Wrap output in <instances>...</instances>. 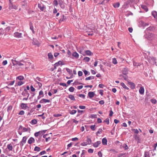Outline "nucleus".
Here are the masks:
<instances>
[{"mask_svg":"<svg viewBox=\"0 0 157 157\" xmlns=\"http://www.w3.org/2000/svg\"><path fill=\"white\" fill-rule=\"evenodd\" d=\"M12 62L14 65H18V66H21L24 65L23 63H25V62L24 60H22L20 61H16V60L12 59Z\"/></svg>","mask_w":157,"mask_h":157,"instance_id":"nucleus-1","label":"nucleus"},{"mask_svg":"<svg viewBox=\"0 0 157 157\" xmlns=\"http://www.w3.org/2000/svg\"><path fill=\"white\" fill-rule=\"evenodd\" d=\"M27 139V138L26 136L23 137L22 140L20 142V146L21 147H23L24 144L25 143Z\"/></svg>","mask_w":157,"mask_h":157,"instance_id":"nucleus-2","label":"nucleus"},{"mask_svg":"<svg viewBox=\"0 0 157 157\" xmlns=\"http://www.w3.org/2000/svg\"><path fill=\"white\" fill-rule=\"evenodd\" d=\"M118 157H128V153H120L118 155Z\"/></svg>","mask_w":157,"mask_h":157,"instance_id":"nucleus-3","label":"nucleus"},{"mask_svg":"<svg viewBox=\"0 0 157 157\" xmlns=\"http://www.w3.org/2000/svg\"><path fill=\"white\" fill-rule=\"evenodd\" d=\"M46 131V130H44L39 131L38 132L35 133L34 134V135L35 136L37 137L39 136V134H42V133H45Z\"/></svg>","mask_w":157,"mask_h":157,"instance_id":"nucleus-4","label":"nucleus"},{"mask_svg":"<svg viewBox=\"0 0 157 157\" xmlns=\"http://www.w3.org/2000/svg\"><path fill=\"white\" fill-rule=\"evenodd\" d=\"M14 36L17 38H21L22 37V34L18 32H15L14 33Z\"/></svg>","mask_w":157,"mask_h":157,"instance_id":"nucleus-5","label":"nucleus"},{"mask_svg":"<svg viewBox=\"0 0 157 157\" xmlns=\"http://www.w3.org/2000/svg\"><path fill=\"white\" fill-rule=\"evenodd\" d=\"M38 8L42 11H43L45 8L43 4L39 3L38 5Z\"/></svg>","mask_w":157,"mask_h":157,"instance_id":"nucleus-6","label":"nucleus"},{"mask_svg":"<svg viewBox=\"0 0 157 157\" xmlns=\"http://www.w3.org/2000/svg\"><path fill=\"white\" fill-rule=\"evenodd\" d=\"M134 137L136 140H137L138 143H140V136L137 135H135Z\"/></svg>","mask_w":157,"mask_h":157,"instance_id":"nucleus-7","label":"nucleus"},{"mask_svg":"<svg viewBox=\"0 0 157 157\" xmlns=\"http://www.w3.org/2000/svg\"><path fill=\"white\" fill-rule=\"evenodd\" d=\"M35 142V139L33 137H31L28 140V143L29 144H31Z\"/></svg>","mask_w":157,"mask_h":157,"instance_id":"nucleus-8","label":"nucleus"},{"mask_svg":"<svg viewBox=\"0 0 157 157\" xmlns=\"http://www.w3.org/2000/svg\"><path fill=\"white\" fill-rule=\"evenodd\" d=\"M50 101L48 99H43L40 101V103H43L44 102H49Z\"/></svg>","mask_w":157,"mask_h":157,"instance_id":"nucleus-9","label":"nucleus"},{"mask_svg":"<svg viewBox=\"0 0 157 157\" xmlns=\"http://www.w3.org/2000/svg\"><path fill=\"white\" fill-rule=\"evenodd\" d=\"M152 15L157 20V12L155 11H153L151 13Z\"/></svg>","mask_w":157,"mask_h":157,"instance_id":"nucleus-10","label":"nucleus"},{"mask_svg":"<svg viewBox=\"0 0 157 157\" xmlns=\"http://www.w3.org/2000/svg\"><path fill=\"white\" fill-rule=\"evenodd\" d=\"M94 94V93L93 92H89L88 93V95L90 98H93Z\"/></svg>","mask_w":157,"mask_h":157,"instance_id":"nucleus-11","label":"nucleus"},{"mask_svg":"<svg viewBox=\"0 0 157 157\" xmlns=\"http://www.w3.org/2000/svg\"><path fill=\"white\" fill-rule=\"evenodd\" d=\"M21 106L22 109H25L27 107V104L22 103L21 104Z\"/></svg>","mask_w":157,"mask_h":157,"instance_id":"nucleus-12","label":"nucleus"},{"mask_svg":"<svg viewBox=\"0 0 157 157\" xmlns=\"http://www.w3.org/2000/svg\"><path fill=\"white\" fill-rule=\"evenodd\" d=\"M101 143V142L100 141H97L93 144V146L94 147H97Z\"/></svg>","mask_w":157,"mask_h":157,"instance_id":"nucleus-13","label":"nucleus"},{"mask_svg":"<svg viewBox=\"0 0 157 157\" xmlns=\"http://www.w3.org/2000/svg\"><path fill=\"white\" fill-rule=\"evenodd\" d=\"M139 92L140 94H143L144 93V89L143 87H140L139 90Z\"/></svg>","mask_w":157,"mask_h":157,"instance_id":"nucleus-14","label":"nucleus"},{"mask_svg":"<svg viewBox=\"0 0 157 157\" xmlns=\"http://www.w3.org/2000/svg\"><path fill=\"white\" fill-rule=\"evenodd\" d=\"M66 18L64 15H63L62 17L59 19V22L61 23L63 21H64L66 20Z\"/></svg>","mask_w":157,"mask_h":157,"instance_id":"nucleus-15","label":"nucleus"},{"mask_svg":"<svg viewBox=\"0 0 157 157\" xmlns=\"http://www.w3.org/2000/svg\"><path fill=\"white\" fill-rule=\"evenodd\" d=\"M128 84L130 86L131 88L132 89H134L135 87V84L131 82H128Z\"/></svg>","mask_w":157,"mask_h":157,"instance_id":"nucleus-16","label":"nucleus"},{"mask_svg":"<svg viewBox=\"0 0 157 157\" xmlns=\"http://www.w3.org/2000/svg\"><path fill=\"white\" fill-rule=\"evenodd\" d=\"M102 143L103 144L106 145L107 144V140L105 138H104L102 139Z\"/></svg>","mask_w":157,"mask_h":157,"instance_id":"nucleus-17","label":"nucleus"},{"mask_svg":"<svg viewBox=\"0 0 157 157\" xmlns=\"http://www.w3.org/2000/svg\"><path fill=\"white\" fill-rule=\"evenodd\" d=\"M141 7L146 12H147L148 11V9L147 7V6L144 5H142L141 6Z\"/></svg>","mask_w":157,"mask_h":157,"instance_id":"nucleus-18","label":"nucleus"},{"mask_svg":"<svg viewBox=\"0 0 157 157\" xmlns=\"http://www.w3.org/2000/svg\"><path fill=\"white\" fill-rule=\"evenodd\" d=\"M7 148L9 151H12L13 149V147L11 144H9L7 145Z\"/></svg>","mask_w":157,"mask_h":157,"instance_id":"nucleus-19","label":"nucleus"},{"mask_svg":"<svg viewBox=\"0 0 157 157\" xmlns=\"http://www.w3.org/2000/svg\"><path fill=\"white\" fill-rule=\"evenodd\" d=\"M86 141V142L89 144H90L92 142L91 140L88 137H87V140Z\"/></svg>","mask_w":157,"mask_h":157,"instance_id":"nucleus-20","label":"nucleus"},{"mask_svg":"<svg viewBox=\"0 0 157 157\" xmlns=\"http://www.w3.org/2000/svg\"><path fill=\"white\" fill-rule=\"evenodd\" d=\"M85 53L86 55L88 56H91L92 54V53L90 50H86L85 51Z\"/></svg>","mask_w":157,"mask_h":157,"instance_id":"nucleus-21","label":"nucleus"},{"mask_svg":"<svg viewBox=\"0 0 157 157\" xmlns=\"http://www.w3.org/2000/svg\"><path fill=\"white\" fill-rule=\"evenodd\" d=\"M72 56L77 58H78L79 56L78 54L76 52L73 53Z\"/></svg>","mask_w":157,"mask_h":157,"instance_id":"nucleus-22","label":"nucleus"},{"mask_svg":"<svg viewBox=\"0 0 157 157\" xmlns=\"http://www.w3.org/2000/svg\"><path fill=\"white\" fill-rule=\"evenodd\" d=\"M120 3L118 2L114 3L113 4V6L115 8H118L120 6Z\"/></svg>","mask_w":157,"mask_h":157,"instance_id":"nucleus-23","label":"nucleus"},{"mask_svg":"<svg viewBox=\"0 0 157 157\" xmlns=\"http://www.w3.org/2000/svg\"><path fill=\"white\" fill-rule=\"evenodd\" d=\"M68 98L72 100L75 101V100L74 96L72 95H68Z\"/></svg>","mask_w":157,"mask_h":157,"instance_id":"nucleus-24","label":"nucleus"},{"mask_svg":"<svg viewBox=\"0 0 157 157\" xmlns=\"http://www.w3.org/2000/svg\"><path fill=\"white\" fill-rule=\"evenodd\" d=\"M121 85L125 89L127 90L129 89L128 88L127 86H126L125 84L124 83H121Z\"/></svg>","mask_w":157,"mask_h":157,"instance_id":"nucleus-25","label":"nucleus"},{"mask_svg":"<svg viewBox=\"0 0 157 157\" xmlns=\"http://www.w3.org/2000/svg\"><path fill=\"white\" fill-rule=\"evenodd\" d=\"M66 70L68 73L70 75H72V71L70 69L68 68H66Z\"/></svg>","mask_w":157,"mask_h":157,"instance_id":"nucleus-26","label":"nucleus"},{"mask_svg":"<svg viewBox=\"0 0 157 157\" xmlns=\"http://www.w3.org/2000/svg\"><path fill=\"white\" fill-rule=\"evenodd\" d=\"M155 28L154 26H150L147 29V30H153L155 29Z\"/></svg>","mask_w":157,"mask_h":157,"instance_id":"nucleus-27","label":"nucleus"},{"mask_svg":"<svg viewBox=\"0 0 157 157\" xmlns=\"http://www.w3.org/2000/svg\"><path fill=\"white\" fill-rule=\"evenodd\" d=\"M94 79V77L93 76H90L89 77L86 78H85L86 80H91L93 79Z\"/></svg>","mask_w":157,"mask_h":157,"instance_id":"nucleus-28","label":"nucleus"},{"mask_svg":"<svg viewBox=\"0 0 157 157\" xmlns=\"http://www.w3.org/2000/svg\"><path fill=\"white\" fill-rule=\"evenodd\" d=\"M40 148L37 146L35 147L34 150V151H40Z\"/></svg>","mask_w":157,"mask_h":157,"instance_id":"nucleus-29","label":"nucleus"},{"mask_svg":"<svg viewBox=\"0 0 157 157\" xmlns=\"http://www.w3.org/2000/svg\"><path fill=\"white\" fill-rule=\"evenodd\" d=\"M123 74L124 75H126L128 73V71L127 69H124L123 70Z\"/></svg>","mask_w":157,"mask_h":157,"instance_id":"nucleus-30","label":"nucleus"},{"mask_svg":"<svg viewBox=\"0 0 157 157\" xmlns=\"http://www.w3.org/2000/svg\"><path fill=\"white\" fill-rule=\"evenodd\" d=\"M76 112V110H70L69 113L73 115L75 114Z\"/></svg>","mask_w":157,"mask_h":157,"instance_id":"nucleus-31","label":"nucleus"},{"mask_svg":"<svg viewBox=\"0 0 157 157\" xmlns=\"http://www.w3.org/2000/svg\"><path fill=\"white\" fill-rule=\"evenodd\" d=\"M62 62L60 61H59L58 62L56 63H55V66H58L59 65L62 64Z\"/></svg>","mask_w":157,"mask_h":157,"instance_id":"nucleus-32","label":"nucleus"},{"mask_svg":"<svg viewBox=\"0 0 157 157\" xmlns=\"http://www.w3.org/2000/svg\"><path fill=\"white\" fill-rule=\"evenodd\" d=\"M112 63L114 64H116L117 63V60L115 58H113V59Z\"/></svg>","mask_w":157,"mask_h":157,"instance_id":"nucleus-33","label":"nucleus"},{"mask_svg":"<svg viewBox=\"0 0 157 157\" xmlns=\"http://www.w3.org/2000/svg\"><path fill=\"white\" fill-rule=\"evenodd\" d=\"M48 58L50 59H52L53 58V55L51 53H49L48 54Z\"/></svg>","mask_w":157,"mask_h":157,"instance_id":"nucleus-34","label":"nucleus"},{"mask_svg":"<svg viewBox=\"0 0 157 157\" xmlns=\"http://www.w3.org/2000/svg\"><path fill=\"white\" fill-rule=\"evenodd\" d=\"M132 130L136 134H137L139 133V131L137 129H132Z\"/></svg>","mask_w":157,"mask_h":157,"instance_id":"nucleus-35","label":"nucleus"},{"mask_svg":"<svg viewBox=\"0 0 157 157\" xmlns=\"http://www.w3.org/2000/svg\"><path fill=\"white\" fill-rule=\"evenodd\" d=\"M102 130L101 128H100L98 130V131L96 132V135H98V134H100L102 133Z\"/></svg>","mask_w":157,"mask_h":157,"instance_id":"nucleus-36","label":"nucleus"},{"mask_svg":"<svg viewBox=\"0 0 157 157\" xmlns=\"http://www.w3.org/2000/svg\"><path fill=\"white\" fill-rule=\"evenodd\" d=\"M17 79H18L20 80H22L24 79V77L22 76H20L17 77Z\"/></svg>","mask_w":157,"mask_h":157,"instance_id":"nucleus-37","label":"nucleus"},{"mask_svg":"<svg viewBox=\"0 0 157 157\" xmlns=\"http://www.w3.org/2000/svg\"><path fill=\"white\" fill-rule=\"evenodd\" d=\"M75 88L73 87H70L69 89V90L71 92H73Z\"/></svg>","mask_w":157,"mask_h":157,"instance_id":"nucleus-38","label":"nucleus"},{"mask_svg":"<svg viewBox=\"0 0 157 157\" xmlns=\"http://www.w3.org/2000/svg\"><path fill=\"white\" fill-rule=\"evenodd\" d=\"M151 102L153 104H155L156 103V100L155 99H152L151 100Z\"/></svg>","mask_w":157,"mask_h":157,"instance_id":"nucleus-39","label":"nucleus"},{"mask_svg":"<svg viewBox=\"0 0 157 157\" xmlns=\"http://www.w3.org/2000/svg\"><path fill=\"white\" fill-rule=\"evenodd\" d=\"M39 95L41 97H43L44 96L43 92L42 90H40L39 93Z\"/></svg>","mask_w":157,"mask_h":157,"instance_id":"nucleus-40","label":"nucleus"},{"mask_svg":"<svg viewBox=\"0 0 157 157\" xmlns=\"http://www.w3.org/2000/svg\"><path fill=\"white\" fill-rule=\"evenodd\" d=\"M83 59L84 60H85L86 62H88L89 61V60H90V59L88 57H85Z\"/></svg>","mask_w":157,"mask_h":157,"instance_id":"nucleus-41","label":"nucleus"},{"mask_svg":"<svg viewBox=\"0 0 157 157\" xmlns=\"http://www.w3.org/2000/svg\"><path fill=\"white\" fill-rule=\"evenodd\" d=\"M35 81L37 82L38 81H41V79L40 78L37 77L35 79Z\"/></svg>","mask_w":157,"mask_h":157,"instance_id":"nucleus-42","label":"nucleus"},{"mask_svg":"<svg viewBox=\"0 0 157 157\" xmlns=\"http://www.w3.org/2000/svg\"><path fill=\"white\" fill-rule=\"evenodd\" d=\"M31 123L33 124H36L37 123V121L35 119H34L31 121Z\"/></svg>","mask_w":157,"mask_h":157,"instance_id":"nucleus-43","label":"nucleus"},{"mask_svg":"<svg viewBox=\"0 0 157 157\" xmlns=\"http://www.w3.org/2000/svg\"><path fill=\"white\" fill-rule=\"evenodd\" d=\"M59 4L60 5V6L61 8H64V5L63 3H61V2H59Z\"/></svg>","mask_w":157,"mask_h":157,"instance_id":"nucleus-44","label":"nucleus"},{"mask_svg":"<svg viewBox=\"0 0 157 157\" xmlns=\"http://www.w3.org/2000/svg\"><path fill=\"white\" fill-rule=\"evenodd\" d=\"M104 122H106L108 124L109 123V119L108 118L106 119L104 121Z\"/></svg>","mask_w":157,"mask_h":157,"instance_id":"nucleus-45","label":"nucleus"},{"mask_svg":"<svg viewBox=\"0 0 157 157\" xmlns=\"http://www.w3.org/2000/svg\"><path fill=\"white\" fill-rule=\"evenodd\" d=\"M12 108V106H10L8 107L7 111L8 112H9Z\"/></svg>","mask_w":157,"mask_h":157,"instance_id":"nucleus-46","label":"nucleus"},{"mask_svg":"<svg viewBox=\"0 0 157 157\" xmlns=\"http://www.w3.org/2000/svg\"><path fill=\"white\" fill-rule=\"evenodd\" d=\"M123 147L125 150H127L128 149V146L126 144H123Z\"/></svg>","mask_w":157,"mask_h":157,"instance_id":"nucleus-47","label":"nucleus"},{"mask_svg":"<svg viewBox=\"0 0 157 157\" xmlns=\"http://www.w3.org/2000/svg\"><path fill=\"white\" fill-rule=\"evenodd\" d=\"M36 84H37L38 85L39 88L42 87V84L41 83L39 82H37L36 83Z\"/></svg>","mask_w":157,"mask_h":157,"instance_id":"nucleus-48","label":"nucleus"},{"mask_svg":"<svg viewBox=\"0 0 157 157\" xmlns=\"http://www.w3.org/2000/svg\"><path fill=\"white\" fill-rule=\"evenodd\" d=\"M79 96L84 99L85 97V95L83 94H79Z\"/></svg>","mask_w":157,"mask_h":157,"instance_id":"nucleus-49","label":"nucleus"},{"mask_svg":"<svg viewBox=\"0 0 157 157\" xmlns=\"http://www.w3.org/2000/svg\"><path fill=\"white\" fill-rule=\"evenodd\" d=\"M25 112L23 110L21 111L19 113V114L20 115H23L24 114Z\"/></svg>","mask_w":157,"mask_h":157,"instance_id":"nucleus-50","label":"nucleus"},{"mask_svg":"<svg viewBox=\"0 0 157 157\" xmlns=\"http://www.w3.org/2000/svg\"><path fill=\"white\" fill-rule=\"evenodd\" d=\"M95 125H91V126H90V128L93 131H94L95 130Z\"/></svg>","mask_w":157,"mask_h":157,"instance_id":"nucleus-51","label":"nucleus"},{"mask_svg":"<svg viewBox=\"0 0 157 157\" xmlns=\"http://www.w3.org/2000/svg\"><path fill=\"white\" fill-rule=\"evenodd\" d=\"M79 108L81 109H84L86 108V106L83 105H80L79 107Z\"/></svg>","mask_w":157,"mask_h":157,"instance_id":"nucleus-52","label":"nucleus"},{"mask_svg":"<svg viewBox=\"0 0 157 157\" xmlns=\"http://www.w3.org/2000/svg\"><path fill=\"white\" fill-rule=\"evenodd\" d=\"M135 0H129L128 1V3L129 4H132L134 2Z\"/></svg>","mask_w":157,"mask_h":157,"instance_id":"nucleus-53","label":"nucleus"},{"mask_svg":"<svg viewBox=\"0 0 157 157\" xmlns=\"http://www.w3.org/2000/svg\"><path fill=\"white\" fill-rule=\"evenodd\" d=\"M30 89L32 91L34 92L35 91V89L33 87V86H30Z\"/></svg>","mask_w":157,"mask_h":157,"instance_id":"nucleus-54","label":"nucleus"},{"mask_svg":"<svg viewBox=\"0 0 157 157\" xmlns=\"http://www.w3.org/2000/svg\"><path fill=\"white\" fill-rule=\"evenodd\" d=\"M53 4L55 6H57L58 4V2L57 0H54L53 1Z\"/></svg>","mask_w":157,"mask_h":157,"instance_id":"nucleus-55","label":"nucleus"},{"mask_svg":"<svg viewBox=\"0 0 157 157\" xmlns=\"http://www.w3.org/2000/svg\"><path fill=\"white\" fill-rule=\"evenodd\" d=\"M82 72L81 71H79L78 72V75L79 76H81L82 75Z\"/></svg>","mask_w":157,"mask_h":157,"instance_id":"nucleus-56","label":"nucleus"},{"mask_svg":"<svg viewBox=\"0 0 157 157\" xmlns=\"http://www.w3.org/2000/svg\"><path fill=\"white\" fill-rule=\"evenodd\" d=\"M87 143L86 142H84L81 144V145L82 146H85L87 145Z\"/></svg>","mask_w":157,"mask_h":157,"instance_id":"nucleus-57","label":"nucleus"},{"mask_svg":"<svg viewBox=\"0 0 157 157\" xmlns=\"http://www.w3.org/2000/svg\"><path fill=\"white\" fill-rule=\"evenodd\" d=\"M88 152L90 153H93V150L91 149H89L88 150Z\"/></svg>","mask_w":157,"mask_h":157,"instance_id":"nucleus-58","label":"nucleus"},{"mask_svg":"<svg viewBox=\"0 0 157 157\" xmlns=\"http://www.w3.org/2000/svg\"><path fill=\"white\" fill-rule=\"evenodd\" d=\"M7 60H6L4 61L2 63V64L3 65H6L7 64Z\"/></svg>","mask_w":157,"mask_h":157,"instance_id":"nucleus-59","label":"nucleus"},{"mask_svg":"<svg viewBox=\"0 0 157 157\" xmlns=\"http://www.w3.org/2000/svg\"><path fill=\"white\" fill-rule=\"evenodd\" d=\"M78 139L77 137H75L72 139V141H75L78 140Z\"/></svg>","mask_w":157,"mask_h":157,"instance_id":"nucleus-60","label":"nucleus"},{"mask_svg":"<svg viewBox=\"0 0 157 157\" xmlns=\"http://www.w3.org/2000/svg\"><path fill=\"white\" fill-rule=\"evenodd\" d=\"M23 84V83L22 81H19L17 83V85L18 86H21Z\"/></svg>","mask_w":157,"mask_h":157,"instance_id":"nucleus-61","label":"nucleus"},{"mask_svg":"<svg viewBox=\"0 0 157 157\" xmlns=\"http://www.w3.org/2000/svg\"><path fill=\"white\" fill-rule=\"evenodd\" d=\"M99 103L101 105H103L104 103V101L103 100H101L99 101Z\"/></svg>","mask_w":157,"mask_h":157,"instance_id":"nucleus-62","label":"nucleus"},{"mask_svg":"<svg viewBox=\"0 0 157 157\" xmlns=\"http://www.w3.org/2000/svg\"><path fill=\"white\" fill-rule=\"evenodd\" d=\"M98 155L100 157H102V155L101 152L100 151H99L98 153Z\"/></svg>","mask_w":157,"mask_h":157,"instance_id":"nucleus-63","label":"nucleus"},{"mask_svg":"<svg viewBox=\"0 0 157 157\" xmlns=\"http://www.w3.org/2000/svg\"><path fill=\"white\" fill-rule=\"evenodd\" d=\"M148 153L147 152H145L144 155V157H148Z\"/></svg>","mask_w":157,"mask_h":157,"instance_id":"nucleus-64","label":"nucleus"}]
</instances>
